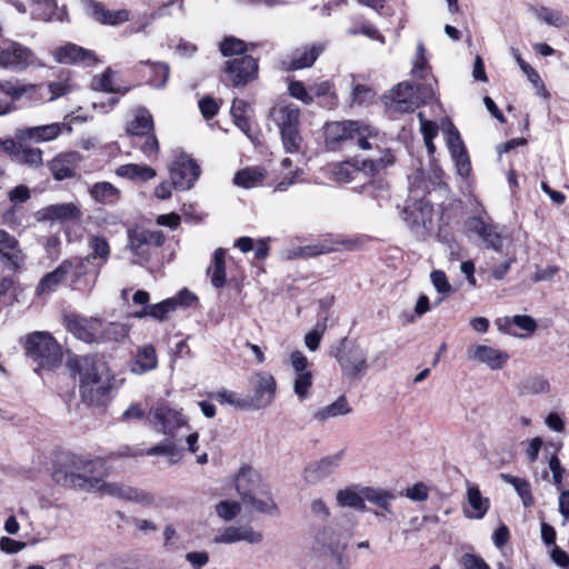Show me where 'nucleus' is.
Returning <instances> with one entry per match:
<instances>
[{
	"label": "nucleus",
	"instance_id": "1",
	"mask_svg": "<svg viewBox=\"0 0 569 569\" xmlns=\"http://www.w3.org/2000/svg\"><path fill=\"white\" fill-rule=\"evenodd\" d=\"M101 467L99 460L73 457L64 475V485L87 491H99L102 495L133 502L144 505L153 502V497L148 492L122 483L103 481L100 478Z\"/></svg>",
	"mask_w": 569,
	"mask_h": 569
},
{
	"label": "nucleus",
	"instance_id": "2",
	"mask_svg": "<svg viewBox=\"0 0 569 569\" xmlns=\"http://www.w3.org/2000/svg\"><path fill=\"white\" fill-rule=\"evenodd\" d=\"M68 367L80 376L82 400L90 406L103 405L111 390V378L107 365L96 357H72Z\"/></svg>",
	"mask_w": 569,
	"mask_h": 569
},
{
	"label": "nucleus",
	"instance_id": "3",
	"mask_svg": "<svg viewBox=\"0 0 569 569\" xmlns=\"http://www.w3.org/2000/svg\"><path fill=\"white\" fill-rule=\"evenodd\" d=\"M24 348L42 368H56L62 361L61 348L47 331H34L27 336Z\"/></svg>",
	"mask_w": 569,
	"mask_h": 569
},
{
	"label": "nucleus",
	"instance_id": "4",
	"mask_svg": "<svg viewBox=\"0 0 569 569\" xmlns=\"http://www.w3.org/2000/svg\"><path fill=\"white\" fill-rule=\"evenodd\" d=\"M342 378L353 382L361 380L369 370L368 353L359 345L345 346L337 356Z\"/></svg>",
	"mask_w": 569,
	"mask_h": 569
},
{
	"label": "nucleus",
	"instance_id": "5",
	"mask_svg": "<svg viewBox=\"0 0 569 569\" xmlns=\"http://www.w3.org/2000/svg\"><path fill=\"white\" fill-rule=\"evenodd\" d=\"M28 140L16 138L0 139V151L7 153L10 159L20 166L38 169L43 163V152L40 148L28 144Z\"/></svg>",
	"mask_w": 569,
	"mask_h": 569
},
{
	"label": "nucleus",
	"instance_id": "6",
	"mask_svg": "<svg viewBox=\"0 0 569 569\" xmlns=\"http://www.w3.org/2000/svg\"><path fill=\"white\" fill-rule=\"evenodd\" d=\"M33 66L42 63L29 48L16 41H3L0 46V67L24 70Z\"/></svg>",
	"mask_w": 569,
	"mask_h": 569
},
{
	"label": "nucleus",
	"instance_id": "7",
	"mask_svg": "<svg viewBox=\"0 0 569 569\" xmlns=\"http://www.w3.org/2000/svg\"><path fill=\"white\" fill-rule=\"evenodd\" d=\"M343 458L345 450H340L319 460L309 462L302 473L305 482L311 486L323 482L339 469Z\"/></svg>",
	"mask_w": 569,
	"mask_h": 569
},
{
	"label": "nucleus",
	"instance_id": "8",
	"mask_svg": "<svg viewBox=\"0 0 569 569\" xmlns=\"http://www.w3.org/2000/svg\"><path fill=\"white\" fill-rule=\"evenodd\" d=\"M253 395L248 400V409H262L270 406L274 399L276 380L269 373H257L251 378Z\"/></svg>",
	"mask_w": 569,
	"mask_h": 569
},
{
	"label": "nucleus",
	"instance_id": "9",
	"mask_svg": "<svg viewBox=\"0 0 569 569\" xmlns=\"http://www.w3.org/2000/svg\"><path fill=\"white\" fill-rule=\"evenodd\" d=\"M200 174L198 164L186 153L177 156L170 169L172 184L180 190L190 189Z\"/></svg>",
	"mask_w": 569,
	"mask_h": 569
},
{
	"label": "nucleus",
	"instance_id": "10",
	"mask_svg": "<svg viewBox=\"0 0 569 569\" xmlns=\"http://www.w3.org/2000/svg\"><path fill=\"white\" fill-rule=\"evenodd\" d=\"M72 128L64 122L24 127L16 130V138L34 143H44L56 140L63 131L71 132Z\"/></svg>",
	"mask_w": 569,
	"mask_h": 569
},
{
	"label": "nucleus",
	"instance_id": "11",
	"mask_svg": "<svg viewBox=\"0 0 569 569\" xmlns=\"http://www.w3.org/2000/svg\"><path fill=\"white\" fill-rule=\"evenodd\" d=\"M466 356L468 360L485 365L491 370L501 369L509 359L507 352L482 343L471 345L467 349Z\"/></svg>",
	"mask_w": 569,
	"mask_h": 569
},
{
	"label": "nucleus",
	"instance_id": "12",
	"mask_svg": "<svg viewBox=\"0 0 569 569\" xmlns=\"http://www.w3.org/2000/svg\"><path fill=\"white\" fill-rule=\"evenodd\" d=\"M67 329L84 342H99L102 321L96 318H83L77 315L64 317Z\"/></svg>",
	"mask_w": 569,
	"mask_h": 569
},
{
	"label": "nucleus",
	"instance_id": "13",
	"mask_svg": "<svg viewBox=\"0 0 569 569\" xmlns=\"http://www.w3.org/2000/svg\"><path fill=\"white\" fill-rule=\"evenodd\" d=\"M262 540L263 535L249 525L226 527L213 538L214 543L222 545H231L240 541H244L249 545H259Z\"/></svg>",
	"mask_w": 569,
	"mask_h": 569
},
{
	"label": "nucleus",
	"instance_id": "14",
	"mask_svg": "<svg viewBox=\"0 0 569 569\" xmlns=\"http://www.w3.org/2000/svg\"><path fill=\"white\" fill-rule=\"evenodd\" d=\"M163 243V236L159 231L133 229L128 232V247L137 256L147 258L151 246L159 247Z\"/></svg>",
	"mask_w": 569,
	"mask_h": 569
},
{
	"label": "nucleus",
	"instance_id": "15",
	"mask_svg": "<svg viewBox=\"0 0 569 569\" xmlns=\"http://www.w3.org/2000/svg\"><path fill=\"white\" fill-rule=\"evenodd\" d=\"M81 4L89 17L103 24L118 26L130 19L128 10L110 11L94 0H81Z\"/></svg>",
	"mask_w": 569,
	"mask_h": 569
},
{
	"label": "nucleus",
	"instance_id": "16",
	"mask_svg": "<svg viewBox=\"0 0 569 569\" xmlns=\"http://www.w3.org/2000/svg\"><path fill=\"white\" fill-rule=\"evenodd\" d=\"M226 71L230 76L233 86H243L256 78L258 63L252 57L242 56L228 61Z\"/></svg>",
	"mask_w": 569,
	"mask_h": 569
},
{
	"label": "nucleus",
	"instance_id": "17",
	"mask_svg": "<svg viewBox=\"0 0 569 569\" xmlns=\"http://www.w3.org/2000/svg\"><path fill=\"white\" fill-rule=\"evenodd\" d=\"M82 216L81 209L73 202L50 204L37 212L38 221H76Z\"/></svg>",
	"mask_w": 569,
	"mask_h": 569
},
{
	"label": "nucleus",
	"instance_id": "18",
	"mask_svg": "<svg viewBox=\"0 0 569 569\" xmlns=\"http://www.w3.org/2000/svg\"><path fill=\"white\" fill-rule=\"evenodd\" d=\"M402 213L403 219L411 228H427L432 220V207L425 199H410Z\"/></svg>",
	"mask_w": 569,
	"mask_h": 569
},
{
	"label": "nucleus",
	"instance_id": "19",
	"mask_svg": "<svg viewBox=\"0 0 569 569\" xmlns=\"http://www.w3.org/2000/svg\"><path fill=\"white\" fill-rule=\"evenodd\" d=\"M466 229L468 232L478 234L487 247L495 250L501 248V236L497 231V227L482 220L479 217H471L466 221Z\"/></svg>",
	"mask_w": 569,
	"mask_h": 569
},
{
	"label": "nucleus",
	"instance_id": "20",
	"mask_svg": "<svg viewBox=\"0 0 569 569\" xmlns=\"http://www.w3.org/2000/svg\"><path fill=\"white\" fill-rule=\"evenodd\" d=\"M80 160L81 156L77 151L62 152L50 161L49 168L57 180H63L74 176Z\"/></svg>",
	"mask_w": 569,
	"mask_h": 569
},
{
	"label": "nucleus",
	"instance_id": "21",
	"mask_svg": "<svg viewBox=\"0 0 569 569\" xmlns=\"http://www.w3.org/2000/svg\"><path fill=\"white\" fill-rule=\"evenodd\" d=\"M264 486L267 485L261 481L260 475L250 466H242L234 477V487L241 499L249 493L261 492Z\"/></svg>",
	"mask_w": 569,
	"mask_h": 569
},
{
	"label": "nucleus",
	"instance_id": "22",
	"mask_svg": "<svg viewBox=\"0 0 569 569\" xmlns=\"http://www.w3.org/2000/svg\"><path fill=\"white\" fill-rule=\"evenodd\" d=\"M54 60L59 63H86L91 64L96 61L93 52L86 50L73 43H67L53 51Z\"/></svg>",
	"mask_w": 569,
	"mask_h": 569
},
{
	"label": "nucleus",
	"instance_id": "23",
	"mask_svg": "<svg viewBox=\"0 0 569 569\" xmlns=\"http://www.w3.org/2000/svg\"><path fill=\"white\" fill-rule=\"evenodd\" d=\"M270 119L279 128L291 129L300 124V110L291 103L279 102L270 110Z\"/></svg>",
	"mask_w": 569,
	"mask_h": 569
},
{
	"label": "nucleus",
	"instance_id": "24",
	"mask_svg": "<svg viewBox=\"0 0 569 569\" xmlns=\"http://www.w3.org/2000/svg\"><path fill=\"white\" fill-rule=\"evenodd\" d=\"M379 131L369 123L360 120H355L352 132L350 133L349 142L355 143L360 150H371L378 147Z\"/></svg>",
	"mask_w": 569,
	"mask_h": 569
},
{
	"label": "nucleus",
	"instance_id": "25",
	"mask_svg": "<svg viewBox=\"0 0 569 569\" xmlns=\"http://www.w3.org/2000/svg\"><path fill=\"white\" fill-rule=\"evenodd\" d=\"M242 503L250 512H259L267 515L277 513V505L270 496L269 487L261 488V492H252L241 499Z\"/></svg>",
	"mask_w": 569,
	"mask_h": 569
},
{
	"label": "nucleus",
	"instance_id": "26",
	"mask_svg": "<svg viewBox=\"0 0 569 569\" xmlns=\"http://www.w3.org/2000/svg\"><path fill=\"white\" fill-rule=\"evenodd\" d=\"M336 503L340 508H350L355 510H365V486L349 485L336 492Z\"/></svg>",
	"mask_w": 569,
	"mask_h": 569
},
{
	"label": "nucleus",
	"instance_id": "27",
	"mask_svg": "<svg viewBox=\"0 0 569 569\" xmlns=\"http://www.w3.org/2000/svg\"><path fill=\"white\" fill-rule=\"evenodd\" d=\"M355 120L333 121L326 126V144L335 149L349 142Z\"/></svg>",
	"mask_w": 569,
	"mask_h": 569
},
{
	"label": "nucleus",
	"instance_id": "28",
	"mask_svg": "<svg viewBox=\"0 0 569 569\" xmlns=\"http://www.w3.org/2000/svg\"><path fill=\"white\" fill-rule=\"evenodd\" d=\"M323 50V44L306 46L295 50L291 59L287 62V70L311 67Z\"/></svg>",
	"mask_w": 569,
	"mask_h": 569
},
{
	"label": "nucleus",
	"instance_id": "29",
	"mask_svg": "<svg viewBox=\"0 0 569 569\" xmlns=\"http://www.w3.org/2000/svg\"><path fill=\"white\" fill-rule=\"evenodd\" d=\"M468 507L465 508V515L471 519H481L489 509V500L481 496L478 486L467 482Z\"/></svg>",
	"mask_w": 569,
	"mask_h": 569
},
{
	"label": "nucleus",
	"instance_id": "30",
	"mask_svg": "<svg viewBox=\"0 0 569 569\" xmlns=\"http://www.w3.org/2000/svg\"><path fill=\"white\" fill-rule=\"evenodd\" d=\"M395 163V156L390 148L381 150V156L377 159L357 160V170L366 176H377Z\"/></svg>",
	"mask_w": 569,
	"mask_h": 569
},
{
	"label": "nucleus",
	"instance_id": "31",
	"mask_svg": "<svg viewBox=\"0 0 569 569\" xmlns=\"http://www.w3.org/2000/svg\"><path fill=\"white\" fill-rule=\"evenodd\" d=\"M392 103L399 112L413 111L418 107L416 91L409 83H399L392 91Z\"/></svg>",
	"mask_w": 569,
	"mask_h": 569
},
{
	"label": "nucleus",
	"instance_id": "32",
	"mask_svg": "<svg viewBox=\"0 0 569 569\" xmlns=\"http://www.w3.org/2000/svg\"><path fill=\"white\" fill-rule=\"evenodd\" d=\"M72 263L68 260L62 261L53 271L47 273L40 281L37 288L39 296L49 293L64 280L70 272Z\"/></svg>",
	"mask_w": 569,
	"mask_h": 569
},
{
	"label": "nucleus",
	"instance_id": "33",
	"mask_svg": "<svg viewBox=\"0 0 569 569\" xmlns=\"http://www.w3.org/2000/svg\"><path fill=\"white\" fill-rule=\"evenodd\" d=\"M497 325L499 330L513 336H517V333L512 331V327H517L526 331L528 335L533 333L538 328L536 320L527 315H515L511 317H505L498 320Z\"/></svg>",
	"mask_w": 569,
	"mask_h": 569
},
{
	"label": "nucleus",
	"instance_id": "34",
	"mask_svg": "<svg viewBox=\"0 0 569 569\" xmlns=\"http://www.w3.org/2000/svg\"><path fill=\"white\" fill-rule=\"evenodd\" d=\"M158 359L156 349L151 345L138 349L136 359L131 365V371L137 375H143L157 368Z\"/></svg>",
	"mask_w": 569,
	"mask_h": 569
},
{
	"label": "nucleus",
	"instance_id": "35",
	"mask_svg": "<svg viewBox=\"0 0 569 569\" xmlns=\"http://www.w3.org/2000/svg\"><path fill=\"white\" fill-rule=\"evenodd\" d=\"M88 248L90 250L87 257V260L89 262L98 261L99 266H103L104 263H107L111 253V249L108 240L103 236L89 234Z\"/></svg>",
	"mask_w": 569,
	"mask_h": 569
},
{
	"label": "nucleus",
	"instance_id": "36",
	"mask_svg": "<svg viewBox=\"0 0 569 569\" xmlns=\"http://www.w3.org/2000/svg\"><path fill=\"white\" fill-rule=\"evenodd\" d=\"M28 3L27 8L33 19L42 21L61 19L56 0H28Z\"/></svg>",
	"mask_w": 569,
	"mask_h": 569
},
{
	"label": "nucleus",
	"instance_id": "37",
	"mask_svg": "<svg viewBox=\"0 0 569 569\" xmlns=\"http://www.w3.org/2000/svg\"><path fill=\"white\" fill-rule=\"evenodd\" d=\"M128 133L134 138H142V136L153 131V118L146 108L136 110L133 119L128 126Z\"/></svg>",
	"mask_w": 569,
	"mask_h": 569
},
{
	"label": "nucleus",
	"instance_id": "38",
	"mask_svg": "<svg viewBox=\"0 0 569 569\" xmlns=\"http://www.w3.org/2000/svg\"><path fill=\"white\" fill-rule=\"evenodd\" d=\"M116 174L132 181H148L156 177V170L146 164L128 163L116 169Z\"/></svg>",
	"mask_w": 569,
	"mask_h": 569
},
{
	"label": "nucleus",
	"instance_id": "39",
	"mask_svg": "<svg viewBox=\"0 0 569 569\" xmlns=\"http://www.w3.org/2000/svg\"><path fill=\"white\" fill-rule=\"evenodd\" d=\"M211 283L214 288H222L226 284V250L216 249L212 262L207 269Z\"/></svg>",
	"mask_w": 569,
	"mask_h": 569
},
{
	"label": "nucleus",
	"instance_id": "40",
	"mask_svg": "<svg viewBox=\"0 0 569 569\" xmlns=\"http://www.w3.org/2000/svg\"><path fill=\"white\" fill-rule=\"evenodd\" d=\"M91 198L101 204H114L120 198V191L112 183L101 181L89 188Z\"/></svg>",
	"mask_w": 569,
	"mask_h": 569
},
{
	"label": "nucleus",
	"instance_id": "41",
	"mask_svg": "<svg viewBox=\"0 0 569 569\" xmlns=\"http://www.w3.org/2000/svg\"><path fill=\"white\" fill-rule=\"evenodd\" d=\"M37 86L32 83H24L19 79H10L0 81V92L19 100L23 96L31 97L36 92Z\"/></svg>",
	"mask_w": 569,
	"mask_h": 569
},
{
	"label": "nucleus",
	"instance_id": "42",
	"mask_svg": "<svg viewBox=\"0 0 569 569\" xmlns=\"http://www.w3.org/2000/svg\"><path fill=\"white\" fill-rule=\"evenodd\" d=\"M266 171L259 167L244 168L234 174L233 183L244 189H251L260 184Z\"/></svg>",
	"mask_w": 569,
	"mask_h": 569
},
{
	"label": "nucleus",
	"instance_id": "43",
	"mask_svg": "<svg viewBox=\"0 0 569 569\" xmlns=\"http://www.w3.org/2000/svg\"><path fill=\"white\" fill-rule=\"evenodd\" d=\"M156 418L161 422L164 433L171 432L187 422L180 411L168 407H159L156 410Z\"/></svg>",
	"mask_w": 569,
	"mask_h": 569
},
{
	"label": "nucleus",
	"instance_id": "44",
	"mask_svg": "<svg viewBox=\"0 0 569 569\" xmlns=\"http://www.w3.org/2000/svg\"><path fill=\"white\" fill-rule=\"evenodd\" d=\"M351 412V408L345 396H340L335 402L319 409L313 413V418L319 421H326L331 418L345 416Z\"/></svg>",
	"mask_w": 569,
	"mask_h": 569
},
{
	"label": "nucleus",
	"instance_id": "45",
	"mask_svg": "<svg viewBox=\"0 0 569 569\" xmlns=\"http://www.w3.org/2000/svg\"><path fill=\"white\" fill-rule=\"evenodd\" d=\"M395 500V496L386 490L372 487H365V502L376 505L387 513H391V503Z\"/></svg>",
	"mask_w": 569,
	"mask_h": 569
},
{
	"label": "nucleus",
	"instance_id": "46",
	"mask_svg": "<svg viewBox=\"0 0 569 569\" xmlns=\"http://www.w3.org/2000/svg\"><path fill=\"white\" fill-rule=\"evenodd\" d=\"M129 336V328L120 322H109L107 325L102 323L100 329V341H114L121 342L124 341Z\"/></svg>",
	"mask_w": 569,
	"mask_h": 569
},
{
	"label": "nucleus",
	"instance_id": "47",
	"mask_svg": "<svg viewBox=\"0 0 569 569\" xmlns=\"http://www.w3.org/2000/svg\"><path fill=\"white\" fill-rule=\"evenodd\" d=\"M337 243L338 242H332V241H321L316 244L301 247V248H298L291 257L308 258V257H316L319 254L330 253V252H333L337 250V247H336Z\"/></svg>",
	"mask_w": 569,
	"mask_h": 569
},
{
	"label": "nucleus",
	"instance_id": "48",
	"mask_svg": "<svg viewBox=\"0 0 569 569\" xmlns=\"http://www.w3.org/2000/svg\"><path fill=\"white\" fill-rule=\"evenodd\" d=\"M501 478L505 482L511 485L515 488V490L521 498L522 503L526 507H529L532 505L533 500H532V496H531L530 485L528 481H526L525 479H521V478H518V477H515L511 475H505V473L501 475Z\"/></svg>",
	"mask_w": 569,
	"mask_h": 569
},
{
	"label": "nucleus",
	"instance_id": "49",
	"mask_svg": "<svg viewBox=\"0 0 569 569\" xmlns=\"http://www.w3.org/2000/svg\"><path fill=\"white\" fill-rule=\"evenodd\" d=\"M357 170V160L338 162L331 167V176L337 182H350Z\"/></svg>",
	"mask_w": 569,
	"mask_h": 569
},
{
	"label": "nucleus",
	"instance_id": "50",
	"mask_svg": "<svg viewBox=\"0 0 569 569\" xmlns=\"http://www.w3.org/2000/svg\"><path fill=\"white\" fill-rule=\"evenodd\" d=\"M442 130L446 134V140L451 156L465 151V146L459 134V131L449 120L442 123Z\"/></svg>",
	"mask_w": 569,
	"mask_h": 569
},
{
	"label": "nucleus",
	"instance_id": "51",
	"mask_svg": "<svg viewBox=\"0 0 569 569\" xmlns=\"http://www.w3.org/2000/svg\"><path fill=\"white\" fill-rule=\"evenodd\" d=\"M313 382L311 372H302L293 375V392L300 399L305 400L310 397Z\"/></svg>",
	"mask_w": 569,
	"mask_h": 569
},
{
	"label": "nucleus",
	"instance_id": "52",
	"mask_svg": "<svg viewBox=\"0 0 569 569\" xmlns=\"http://www.w3.org/2000/svg\"><path fill=\"white\" fill-rule=\"evenodd\" d=\"M249 104L241 99H234L231 107V113L236 126L243 132L250 131V123L246 116Z\"/></svg>",
	"mask_w": 569,
	"mask_h": 569
},
{
	"label": "nucleus",
	"instance_id": "53",
	"mask_svg": "<svg viewBox=\"0 0 569 569\" xmlns=\"http://www.w3.org/2000/svg\"><path fill=\"white\" fill-rule=\"evenodd\" d=\"M535 16L540 21L545 22L546 24L561 28L567 23V18L562 16L559 11L547 8V7H540L535 9Z\"/></svg>",
	"mask_w": 569,
	"mask_h": 569
},
{
	"label": "nucleus",
	"instance_id": "54",
	"mask_svg": "<svg viewBox=\"0 0 569 569\" xmlns=\"http://www.w3.org/2000/svg\"><path fill=\"white\" fill-rule=\"evenodd\" d=\"M282 146L286 152L293 153L298 152L301 148L302 137L299 131V127L291 129H282L280 131Z\"/></svg>",
	"mask_w": 569,
	"mask_h": 569
},
{
	"label": "nucleus",
	"instance_id": "55",
	"mask_svg": "<svg viewBox=\"0 0 569 569\" xmlns=\"http://www.w3.org/2000/svg\"><path fill=\"white\" fill-rule=\"evenodd\" d=\"M91 86L94 90L106 91V92H121L119 86H117L113 81V71L109 68L102 74L97 76L92 79ZM127 92L123 90L122 93Z\"/></svg>",
	"mask_w": 569,
	"mask_h": 569
},
{
	"label": "nucleus",
	"instance_id": "56",
	"mask_svg": "<svg viewBox=\"0 0 569 569\" xmlns=\"http://www.w3.org/2000/svg\"><path fill=\"white\" fill-rule=\"evenodd\" d=\"M133 143L149 159L157 157L160 150L158 139L153 132H149L140 139L136 138Z\"/></svg>",
	"mask_w": 569,
	"mask_h": 569
},
{
	"label": "nucleus",
	"instance_id": "57",
	"mask_svg": "<svg viewBox=\"0 0 569 569\" xmlns=\"http://www.w3.org/2000/svg\"><path fill=\"white\" fill-rule=\"evenodd\" d=\"M241 511V505L237 501L222 500L216 505V513L223 521H232Z\"/></svg>",
	"mask_w": 569,
	"mask_h": 569
},
{
	"label": "nucleus",
	"instance_id": "58",
	"mask_svg": "<svg viewBox=\"0 0 569 569\" xmlns=\"http://www.w3.org/2000/svg\"><path fill=\"white\" fill-rule=\"evenodd\" d=\"M18 241L4 230H0V254L9 260L18 256Z\"/></svg>",
	"mask_w": 569,
	"mask_h": 569
},
{
	"label": "nucleus",
	"instance_id": "59",
	"mask_svg": "<svg viewBox=\"0 0 569 569\" xmlns=\"http://www.w3.org/2000/svg\"><path fill=\"white\" fill-rule=\"evenodd\" d=\"M176 309V299H167L159 303L149 306L150 317L157 320H164L171 311Z\"/></svg>",
	"mask_w": 569,
	"mask_h": 569
},
{
	"label": "nucleus",
	"instance_id": "60",
	"mask_svg": "<svg viewBox=\"0 0 569 569\" xmlns=\"http://www.w3.org/2000/svg\"><path fill=\"white\" fill-rule=\"evenodd\" d=\"M247 50L246 43L237 38H226L220 44V51L223 56L242 54Z\"/></svg>",
	"mask_w": 569,
	"mask_h": 569
},
{
	"label": "nucleus",
	"instance_id": "61",
	"mask_svg": "<svg viewBox=\"0 0 569 569\" xmlns=\"http://www.w3.org/2000/svg\"><path fill=\"white\" fill-rule=\"evenodd\" d=\"M214 399L218 400L221 405H232L240 409H248V400L238 399L237 395L229 390H219L213 395Z\"/></svg>",
	"mask_w": 569,
	"mask_h": 569
},
{
	"label": "nucleus",
	"instance_id": "62",
	"mask_svg": "<svg viewBox=\"0 0 569 569\" xmlns=\"http://www.w3.org/2000/svg\"><path fill=\"white\" fill-rule=\"evenodd\" d=\"M430 280L437 290L441 295H450L452 292L451 284L449 283L447 276L441 270H433L430 274Z\"/></svg>",
	"mask_w": 569,
	"mask_h": 569
},
{
	"label": "nucleus",
	"instance_id": "63",
	"mask_svg": "<svg viewBox=\"0 0 569 569\" xmlns=\"http://www.w3.org/2000/svg\"><path fill=\"white\" fill-rule=\"evenodd\" d=\"M548 465H549V469L552 473V483L556 486V488L558 490H560L562 487L565 468L561 466V462H560L559 458L557 457V455H552L549 458Z\"/></svg>",
	"mask_w": 569,
	"mask_h": 569
},
{
	"label": "nucleus",
	"instance_id": "64",
	"mask_svg": "<svg viewBox=\"0 0 569 569\" xmlns=\"http://www.w3.org/2000/svg\"><path fill=\"white\" fill-rule=\"evenodd\" d=\"M290 365L293 370V375L302 372H311L310 362L301 351H293L290 355Z\"/></svg>",
	"mask_w": 569,
	"mask_h": 569
}]
</instances>
